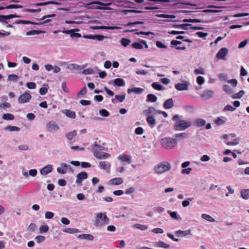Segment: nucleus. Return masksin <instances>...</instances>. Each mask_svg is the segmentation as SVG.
I'll return each instance as SVG.
<instances>
[{
    "label": "nucleus",
    "instance_id": "32",
    "mask_svg": "<svg viewBox=\"0 0 249 249\" xmlns=\"http://www.w3.org/2000/svg\"><path fill=\"white\" fill-rule=\"evenodd\" d=\"M147 99L146 101L147 102H155L157 101V97L156 95L153 94H148L147 95Z\"/></svg>",
    "mask_w": 249,
    "mask_h": 249
},
{
    "label": "nucleus",
    "instance_id": "51",
    "mask_svg": "<svg viewBox=\"0 0 249 249\" xmlns=\"http://www.w3.org/2000/svg\"><path fill=\"white\" fill-rule=\"evenodd\" d=\"M115 99L117 100L119 102H122L125 98V94L124 93L122 95H116L115 96Z\"/></svg>",
    "mask_w": 249,
    "mask_h": 249
},
{
    "label": "nucleus",
    "instance_id": "64",
    "mask_svg": "<svg viewBox=\"0 0 249 249\" xmlns=\"http://www.w3.org/2000/svg\"><path fill=\"white\" fill-rule=\"evenodd\" d=\"M48 89L45 87H41L39 90V94L41 95H45L48 92Z\"/></svg>",
    "mask_w": 249,
    "mask_h": 249
},
{
    "label": "nucleus",
    "instance_id": "61",
    "mask_svg": "<svg viewBox=\"0 0 249 249\" xmlns=\"http://www.w3.org/2000/svg\"><path fill=\"white\" fill-rule=\"evenodd\" d=\"M156 45L157 47L161 49H167L168 47L164 44H163L161 41H157L156 42Z\"/></svg>",
    "mask_w": 249,
    "mask_h": 249
},
{
    "label": "nucleus",
    "instance_id": "34",
    "mask_svg": "<svg viewBox=\"0 0 249 249\" xmlns=\"http://www.w3.org/2000/svg\"><path fill=\"white\" fill-rule=\"evenodd\" d=\"M156 246L163 249H168L170 247V245L165 243L163 241H159L156 243Z\"/></svg>",
    "mask_w": 249,
    "mask_h": 249
},
{
    "label": "nucleus",
    "instance_id": "25",
    "mask_svg": "<svg viewBox=\"0 0 249 249\" xmlns=\"http://www.w3.org/2000/svg\"><path fill=\"white\" fill-rule=\"evenodd\" d=\"M192 25L188 23L177 25L175 24L172 26L173 27L178 29H181L183 30H188L189 27L191 26Z\"/></svg>",
    "mask_w": 249,
    "mask_h": 249
},
{
    "label": "nucleus",
    "instance_id": "4",
    "mask_svg": "<svg viewBox=\"0 0 249 249\" xmlns=\"http://www.w3.org/2000/svg\"><path fill=\"white\" fill-rule=\"evenodd\" d=\"M170 164L167 162L164 161L156 166L154 168V170L157 174H161L170 170Z\"/></svg>",
    "mask_w": 249,
    "mask_h": 249
},
{
    "label": "nucleus",
    "instance_id": "58",
    "mask_svg": "<svg viewBox=\"0 0 249 249\" xmlns=\"http://www.w3.org/2000/svg\"><path fill=\"white\" fill-rule=\"evenodd\" d=\"M214 123L217 125H221L223 124L225 121L223 120L220 117H218L215 119Z\"/></svg>",
    "mask_w": 249,
    "mask_h": 249
},
{
    "label": "nucleus",
    "instance_id": "8",
    "mask_svg": "<svg viewBox=\"0 0 249 249\" xmlns=\"http://www.w3.org/2000/svg\"><path fill=\"white\" fill-rule=\"evenodd\" d=\"M189 83L187 81H183L182 83H178L175 85V88L178 90L182 91L188 89Z\"/></svg>",
    "mask_w": 249,
    "mask_h": 249
},
{
    "label": "nucleus",
    "instance_id": "21",
    "mask_svg": "<svg viewBox=\"0 0 249 249\" xmlns=\"http://www.w3.org/2000/svg\"><path fill=\"white\" fill-rule=\"evenodd\" d=\"M78 238L80 239H85L89 241H93L94 237L89 234H82L78 235Z\"/></svg>",
    "mask_w": 249,
    "mask_h": 249
},
{
    "label": "nucleus",
    "instance_id": "59",
    "mask_svg": "<svg viewBox=\"0 0 249 249\" xmlns=\"http://www.w3.org/2000/svg\"><path fill=\"white\" fill-rule=\"evenodd\" d=\"M134 227L135 228L141 230L142 231H145L147 229V227L146 226L139 224H135Z\"/></svg>",
    "mask_w": 249,
    "mask_h": 249
},
{
    "label": "nucleus",
    "instance_id": "24",
    "mask_svg": "<svg viewBox=\"0 0 249 249\" xmlns=\"http://www.w3.org/2000/svg\"><path fill=\"white\" fill-rule=\"evenodd\" d=\"M99 167L101 169L105 170H108L107 172L108 173L109 172V170L110 168V164H107L105 161H101L99 162Z\"/></svg>",
    "mask_w": 249,
    "mask_h": 249
},
{
    "label": "nucleus",
    "instance_id": "1",
    "mask_svg": "<svg viewBox=\"0 0 249 249\" xmlns=\"http://www.w3.org/2000/svg\"><path fill=\"white\" fill-rule=\"evenodd\" d=\"M181 118L182 116L178 114H176L173 117L172 120L175 122L174 125L175 130L183 131L192 125V123L190 121L182 120Z\"/></svg>",
    "mask_w": 249,
    "mask_h": 249
},
{
    "label": "nucleus",
    "instance_id": "60",
    "mask_svg": "<svg viewBox=\"0 0 249 249\" xmlns=\"http://www.w3.org/2000/svg\"><path fill=\"white\" fill-rule=\"evenodd\" d=\"M239 142V139H235L233 140V142H226V144L228 145H236L238 144Z\"/></svg>",
    "mask_w": 249,
    "mask_h": 249
},
{
    "label": "nucleus",
    "instance_id": "19",
    "mask_svg": "<svg viewBox=\"0 0 249 249\" xmlns=\"http://www.w3.org/2000/svg\"><path fill=\"white\" fill-rule=\"evenodd\" d=\"M163 107L165 109H170L174 107V102L172 98H170L166 101L163 104Z\"/></svg>",
    "mask_w": 249,
    "mask_h": 249
},
{
    "label": "nucleus",
    "instance_id": "48",
    "mask_svg": "<svg viewBox=\"0 0 249 249\" xmlns=\"http://www.w3.org/2000/svg\"><path fill=\"white\" fill-rule=\"evenodd\" d=\"M49 230V227L47 225H41L39 227V231L41 233L46 232Z\"/></svg>",
    "mask_w": 249,
    "mask_h": 249
},
{
    "label": "nucleus",
    "instance_id": "5",
    "mask_svg": "<svg viewBox=\"0 0 249 249\" xmlns=\"http://www.w3.org/2000/svg\"><path fill=\"white\" fill-rule=\"evenodd\" d=\"M31 98V95L29 92L26 91L19 96L18 99V102L19 104L26 103L29 102Z\"/></svg>",
    "mask_w": 249,
    "mask_h": 249
},
{
    "label": "nucleus",
    "instance_id": "57",
    "mask_svg": "<svg viewBox=\"0 0 249 249\" xmlns=\"http://www.w3.org/2000/svg\"><path fill=\"white\" fill-rule=\"evenodd\" d=\"M87 93V89L86 87H84L82 89L77 93V96L78 97H81L82 96L85 95Z\"/></svg>",
    "mask_w": 249,
    "mask_h": 249
},
{
    "label": "nucleus",
    "instance_id": "11",
    "mask_svg": "<svg viewBox=\"0 0 249 249\" xmlns=\"http://www.w3.org/2000/svg\"><path fill=\"white\" fill-rule=\"evenodd\" d=\"M214 92L212 90H205L203 93L200 95L202 98L204 100H208L213 96Z\"/></svg>",
    "mask_w": 249,
    "mask_h": 249
},
{
    "label": "nucleus",
    "instance_id": "49",
    "mask_svg": "<svg viewBox=\"0 0 249 249\" xmlns=\"http://www.w3.org/2000/svg\"><path fill=\"white\" fill-rule=\"evenodd\" d=\"M18 76L16 74H10L8 76V80H9V81H17L18 80Z\"/></svg>",
    "mask_w": 249,
    "mask_h": 249
},
{
    "label": "nucleus",
    "instance_id": "63",
    "mask_svg": "<svg viewBox=\"0 0 249 249\" xmlns=\"http://www.w3.org/2000/svg\"><path fill=\"white\" fill-rule=\"evenodd\" d=\"M196 82L199 85H202L205 82L204 77L201 76H198L196 78Z\"/></svg>",
    "mask_w": 249,
    "mask_h": 249
},
{
    "label": "nucleus",
    "instance_id": "15",
    "mask_svg": "<svg viewBox=\"0 0 249 249\" xmlns=\"http://www.w3.org/2000/svg\"><path fill=\"white\" fill-rule=\"evenodd\" d=\"M181 43H182L180 41L173 40L171 41V47H172V48L175 47L177 50H185L186 49L185 46H182V47L177 46V45H178L179 44H181Z\"/></svg>",
    "mask_w": 249,
    "mask_h": 249
},
{
    "label": "nucleus",
    "instance_id": "39",
    "mask_svg": "<svg viewBox=\"0 0 249 249\" xmlns=\"http://www.w3.org/2000/svg\"><path fill=\"white\" fill-rule=\"evenodd\" d=\"M130 42V40L125 38H122L120 40L121 44L124 47H127L128 46Z\"/></svg>",
    "mask_w": 249,
    "mask_h": 249
},
{
    "label": "nucleus",
    "instance_id": "46",
    "mask_svg": "<svg viewBox=\"0 0 249 249\" xmlns=\"http://www.w3.org/2000/svg\"><path fill=\"white\" fill-rule=\"evenodd\" d=\"M100 114L103 117H108L109 116V112L106 109H101L99 110Z\"/></svg>",
    "mask_w": 249,
    "mask_h": 249
},
{
    "label": "nucleus",
    "instance_id": "33",
    "mask_svg": "<svg viewBox=\"0 0 249 249\" xmlns=\"http://www.w3.org/2000/svg\"><path fill=\"white\" fill-rule=\"evenodd\" d=\"M206 124V121L203 119H197L195 122V125L201 127Z\"/></svg>",
    "mask_w": 249,
    "mask_h": 249
},
{
    "label": "nucleus",
    "instance_id": "54",
    "mask_svg": "<svg viewBox=\"0 0 249 249\" xmlns=\"http://www.w3.org/2000/svg\"><path fill=\"white\" fill-rule=\"evenodd\" d=\"M223 90L229 94H231L232 92V89L230 88L229 86L227 85H224L223 86Z\"/></svg>",
    "mask_w": 249,
    "mask_h": 249
},
{
    "label": "nucleus",
    "instance_id": "10",
    "mask_svg": "<svg viewBox=\"0 0 249 249\" xmlns=\"http://www.w3.org/2000/svg\"><path fill=\"white\" fill-rule=\"evenodd\" d=\"M88 177V174L85 172H82L78 174L76 176V183L81 184L82 181L86 179Z\"/></svg>",
    "mask_w": 249,
    "mask_h": 249
},
{
    "label": "nucleus",
    "instance_id": "47",
    "mask_svg": "<svg viewBox=\"0 0 249 249\" xmlns=\"http://www.w3.org/2000/svg\"><path fill=\"white\" fill-rule=\"evenodd\" d=\"M132 46L133 48L136 49H142L143 48V46L142 45V43H140V41L139 42H134L132 43Z\"/></svg>",
    "mask_w": 249,
    "mask_h": 249
},
{
    "label": "nucleus",
    "instance_id": "16",
    "mask_svg": "<svg viewBox=\"0 0 249 249\" xmlns=\"http://www.w3.org/2000/svg\"><path fill=\"white\" fill-rule=\"evenodd\" d=\"M118 159L122 162H126L128 164L131 163V157L127 155H121L118 156Z\"/></svg>",
    "mask_w": 249,
    "mask_h": 249
},
{
    "label": "nucleus",
    "instance_id": "44",
    "mask_svg": "<svg viewBox=\"0 0 249 249\" xmlns=\"http://www.w3.org/2000/svg\"><path fill=\"white\" fill-rule=\"evenodd\" d=\"M182 21L184 22H191V23H200V22H202L200 19H196V18H194V19L185 18L182 20Z\"/></svg>",
    "mask_w": 249,
    "mask_h": 249
},
{
    "label": "nucleus",
    "instance_id": "26",
    "mask_svg": "<svg viewBox=\"0 0 249 249\" xmlns=\"http://www.w3.org/2000/svg\"><path fill=\"white\" fill-rule=\"evenodd\" d=\"M156 109L153 107H149L147 109L143 111V114L147 117L148 116H152L151 114H154Z\"/></svg>",
    "mask_w": 249,
    "mask_h": 249
},
{
    "label": "nucleus",
    "instance_id": "50",
    "mask_svg": "<svg viewBox=\"0 0 249 249\" xmlns=\"http://www.w3.org/2000/svg\"><path fill=\"white\" fill-rule=\"evenodd\" d=\"M60 165L62 167H65L66 168V170H67V171L68 170L69 171H70L71 172H73V170L71 165L67 164L65 163H61Z\"/></svg>",
    "mask_w": 249,
    "mask_h": 249
},
{
    "label": "nucleus",
    "instance_id": "53",
    "mask_svg": "<svg viewBox=\"0 0 249 249\" xmlns=\"http://www.w3.org/2000/svg\"><path fill=\"white\" fill-rule=\"evenodd\" d=\"M193 200V198L189 197L187 200H184L182 202V205L184 207H187L190 204V202Z\"/></svg>",
    "mask_w": 249,
    "mask_h": 249
},
{
    "label": "nucleus",
    "instance_id": "13",
    "mask_svg": "<svg viewBox=\"0 0 249 249\" xmlns=\"http://www.w3.org/2000/svg\"><path fill=\"white\" fill-rule=\"evenodd\" d=\"M46 127L49 131L58 130L59 126L58 124L54 121H50L46 124Z\"/></svg>",
    "mask_w": 249,
    "mask_h": 249
},
{
    "label": "nucleus",
    "instance_id": "30",
    "mask_svg": "<svg viewBox=\"0 0 249 249\" xmlns=\"http://www.w3.org/2000/svg\"><path fill=\"white\" fill-rule=\"evenodd\" d=\"M176 234L178 236L182 235L183 236H185L191 234V231L190 230L186 231L178 230L176 231Z\"/></svg>",
    "mask_w": 249,
    "mask_h": 249
},
{
    "label": "nucleus",
    "instance_id": "40",
    "mask_svg": "<svg viewBox=\"0 0 249 249\" xmlns=\"http://www.w3.org/2000/svg\"><path fill=\"white\" fill-rule=\"evenodd\" d=\"M76 131L75 130H73L71 132L67 133L66 134V136L68 140H71L76 135Z\"/></svg>",
    "mask_w": 249,
    "mask_h": 249
},
{
    "label": "nucleus",
    "instance_id": "14",
    "mask_svg": "<svg viewBox=\"0 0 249 249\" xmlns=\"http://www.w3.org/2000/svg\"><path fill=\"white\" fill-rule=\"evenodd\" d=\"M53 170V166L51 164H48L40 170V173L42 175H46L51 173Z\"/></svg>",
    "mask_w": 249,
    "mask_h": 249
},
{
    "label": "nucleus",
    "instance_id": "17",
    "mask_svg": "<svg viewBox=\"0 0 249 249\" xmlns=\"http://www.w3.org/2000/svg\"><path fill=\"white\" fill-rule=\"evenodd\" d=\"M123 182V179L122 178H115L111 179L109 181V183L114 185H119Z\"/></svg>",
    "mask_w": 249,
    "mask_h": 249
},
{
    "label": "nucleus",
    "instance_id": "9",
    "mask_svg": "<svg viewBox=\"0 0 249 249\" xmlns=\"http://www.w3.org/2000/svg\"><path fill=\"white\" fill-rule=\"evenodd\" d=\"M228 53V50L226 48H222L218 51L216 54V58L218 59L225 60V57Z\"/></svg>",
    "mask_w": 249,
    "mask_h": 249
},
{
    "label": "nucleus",
    "instance_id": "23",
    "mask_svg": "<svg viewBox=\"0 0 249 249\" xmlns=\"http://www.w3.org/2000/svg\"><path fill=\"white\" fill-rule=\"evenodd\" d=\"M167 213L170 215V216L176 220L180 221L181 220V218L180 216L178 213L177 212H172L170 210H168Z\"/></svg>",
    "mask_w": 249,
    "mask_h": 249
},
{
    "label": "nucleus",
    "instance_id": "29",
    "mask_svg": "<svg viewBox=\"0 0 249 249\" xmlns=\"http://www.w3.org/2000/svg\"><path fill=\"white\" fill-rule=\"evenodd\" d=\"M45 32H46L44 31L33 30L26 32V35L31 36L35 35H39L42 33H45Z\"/></svg>",
    "mask_w": 249,
    "mask_h": 249
},
{
    "label": "nucleus",
    "instance_id": "28",
    "mask_svg": "<svg viewBox=\"0 0 249 249\" xmlns=\"http://www.w3.org/2000/svg\"><path fill=\"white\" fill-rule=\"evenodd\" d=\"M39 22H35L31 21L29 20V23L28 24H32V25H44L46 23H49L52 21V19H47L44 21H38Z\"/></svg>",
    "mask_w": 249,
    "mask_h": 249
},
{
    "label": "nucleus",
    "instance_id": "22",
    "mask_svg": "<svg viewBox=\"0 0 249 249\" xmlns=\"http://www.w3.org/2000/svg\"><path fill=\"white\" fill-rule=\"evenodd\" d=\"M62 112L64 113L68 117L71 119H74L76 117L75 112L74 111L69 109H64L62 110Z\"/></svg>",
    "mask_w": 249,
    "mask_h": 249
},
{
    "label": "nucleus",
    "instance_id": "38",
    "mask_svg": "<svg viewBox=\"0 0 249 249\" xmlns=\"http://www.w3.org/2000/svg\"><path fill=\"white\" fill-rule=\"evenodd\" d=\"M2 118L5 120H13L14 119V116L11 113L3 114Z\"/></svg>",
    "mask_w": 249,
    "mask_h": 249
},
{
    "label": "nucleus",
    "instance_id": "37",
    "mask_svg": "<svg viewBox=\"0 0 249 249\" xmlns=\"http://www.w3.org/2000/svg\"><path fill=\"white\" fill-rule=\"evenodd\" d=\"M201 217L203 219H205L206 220L209 222H214L215 221V219L213 218L211 215L207 214H202L201 215Z\"/></svg>",
    "mask_w": 249,
    "mask_h": 249
},
{
    "label": "nucleus",
    "instance_id": "18",
    "mask_svg": "<svg viewBox=\"0 0 249 249\" xmlns=\"http://www.w3.org/2000/svg\"><path fill=\"white\" fill-rule=\"evenodd\" d=\"M112 82L114 85L119 87H124L125 85V81L123 79L120 78H116L114 79Z\"/></svg>",
    "mask_w": 249,
    "mask_h": 249
},
{
    "label": "nucleus",
    "instance_id": "35",
    "mask_svg": "<svg viewBox=\"0 0 249 249\" xmlns=\"http://www.w3.org/2000/svg\"><path fill=\"white\" fill-rule=\"evenodd\" d=\"M152 87L153 89L158 90H161L164 89L163 86L159 82H154L152 84Z\"/></svg>",
    "mask_w": 249,
    "mask_h": 249
},
{
    "label": "nucleus",
    "instance_id": "42",
    "mask_svg": "<svg viewBox=\"0 0 249 249\" xmlns=\"http://www.w3.org/2000/svg\"><path fill=\"white\" fill-rule=\"evenodd\" d=\"M123 13L124 15H126L128 14L129 13H142V11L137 10H124L123 11Z\"/></svg>",
    "mask_w": 249,
    "mask_h": 249
},
{
    "label": "nucleus",
    "instance_id": "62",
    "mask_svg": "<svg viewBox=\"0 0 249 249\" xmlns=\"http://www.w3.org/2000/svg\"><path fill=\"white\" fill-rule=\"evenodd\" d=\"M236 110V108L232 107L231 105H227L224 108V111H234Z\"/></svg>",
    "mask_w": 249,
    "mask_h": 249
},
{
    "label": "nucleus",
    "instance_id": "52",
    "mask_svg": "<svg viewBox=\"0 0 249 249\" xmlns=\"http://www.w3.org/2000/svg\"><path fill=\"white\" fill-rule=\"evenodd\" d=\"M55 17H56V15L54 14H52L47 15L44 16L42 18H37V19H36V20H37V21H42V20L44 21V20H46V19L47 18H54Z\"/></svg>",
    "mask_w": 249,
    "mask_h": 249
},
{
    "label": "nucleus",
    "instance_id": "2",
    "mask_svg": "<svg viewBox=\"0 0 249 249\" xmlns=\"http://www.w3.org/2000/svg\"><path fill=\"white\" fill-rule=\"evenodd\" d=\"M160 144L165 149L171 150L175 148L177 145V141L175 139L170 137L162 138L160 140Z\"/></svg>",
    "mask_w": 249,
    "mask_h": 249
},
{
    "label": "nucleus",
    "instance_id": "20",
    "mask_svg": "<svg viewBox=\"0 0 249 249\" xmlns=\"http://www.w3.org/2000/svg\"><path fill=\"white\" fill-rule=\"evenodd\" d=\"M143 91V89L141 88H132L127 89V93H131V92H134L136 94H141Z\"/></svg>",
    "mask_w": 249,
    "mask_h": 249
},
{
    "label": "nucleus",
    "instance_id": "31",
    "mask_svg": "<svg viewBox=\"0 0 249 249\" xmlns=\"http://www.w3.org/2000/svg\"><path fill=\"white\" fill-rule=\"evenodd\" d=\"M63 231L64 232H67V233H71V234L78 233V232H79L80 231V230H79L78 229H74V228H65V229H64L63 230Z\"/></svg>",
    "mask_w": 249,
    "mask_h": 249
},
{
    "label": "nucleus",
    "instance_id": "27",
    "mask_svg": "<svg viewBox=\"0 0 249 249\" xmlns=\"http://www.w3.org/2000/svg\"><path fill=\"white\" fill-rule=\"evenodd\" d=\"M241 197L244 199L247 200L249 199V189H243L240 192Z\"/></svg>",
    "mask_w": 249,
    "mask_h": 249
},
{
    "label": "nucleus",
    "instance_id": "56",
    "mask_svg": "<svg viewBox=\"0 0 249 249\" xmlns=\"http://www.w3.org/2000/svg\"><path fill=\"white\" fill-rule=\"evenodd\" d=\"M153 211L156 213H162L164 211V208L160 206L155 207L153 208Z\"/></svg>",
    "mask_w": 249,
    "mask_h": 249
},
{
    "label": "nucleus",
    "instance_id": "55",
    "mask_svg": "<svg viewBox=\"0 0 249 249\" xmlns=\"http://www.w3.org/2000/svg\"><path fill=\"white\" fill-rule=\"evenodd\" d=\"M82 73L87 75V74H93L94 73V71L90 68L85 69L83 71Z\"/></svg>",
    "mask_w": 249,
    "mask_h": 249
},
{
    "label": "nucleus",
    "instance_id": "36",
    "mask_svg": "<svg viewBox=\"0 0 249 249\" xmlns=\"http://www.w3.org/2000/svg\"><path fill=\"white\" fill-rule=\"evenodd\" d=\"M67 68L68 69L76 70L77 71H79L82 69V68H81V66L76 64H71L67 67Z\"/></svg>",
    "mask_w": 249,
    "mask_h": 249
},
{
    "label": "nucleus",
    "instance_id": "41",
    "mask_svg": "<svg viewBox=\"0 0 249 249\" xmlns=\"http://www.w3.org/2000/svg\"><path fill=\"white\" fill-rule=\"evenodd\" d=\"M244 91L243 90H240L238 93L233 94L231 96V97L233 99H240L241 97H242V96L244 95Z\"/></svg>",
    "mask_w": 249,
    "mask_h": 249
},
{
    "label": "nucleus",
    "instance_id": "7",
    "mask_svg": "<svg viewBox=\"0 0 249 249\" xmlns=\"http://www.w3.org/2000/svg\"><path fill=\"white\" fill-rule=\"evenodd\" d=\"M93 155L97 159H106L110 157V154L108 153L99 152L97 150H94Z\"/></svg>",
    "mask_w": 249,
    "mask_h": 249
},
{
    "label": "nucleus",
    "instance_id": "6",
    "mask_svg": "<svg viewBox=\"0 0 249 249\" xmlns=\"http://www.w3.org/2000/svg\"><path fill=\"white\" fill-rule=\"evenodd\" d=\"M79 31L80 30L79 29L76 28L68 30H62V32L64 34H70L71 38L81 37L82 36L81 34L76 33L77 32H79Z\"/></svg>",
    "mask_w": 249,
    "mask_h": 249
},
{
    "label": "nucleus",
    "instance_id": "3",
    "mask_svg": "<svg viewBox=\"0 0 249 249\" xmlns=\"http://www.w3.org/2000/svg\"><path fill=\"white\" fill-rule=\"evenodd\" d=\"M109 218L107 216L106 213H99L97 214L95 225L96 227H101L109 223Z\"/></svg>",
    "mask_w": 249,
    "mask_h": 249
},
{
    "label": "nucleus",
    "instance_id": "43",
    "mask_svg": "<svg viewBox=\"0 0 249 249\" xmlns=\"http://www.w3.org/2000/svg\"><path fill=\"white\" fill-rule=\"evenodd\" d=\"M4 129L10 131H18L20 130V128L15 126H8L6 127Z\"/></svg>",
    "mask_w": 249,
    "mask_h": 249
},
{
    "label": "nucleus",
    "instance_id": "45",
    "mask_svg": "<svg viewBox=\"0 0 249 249\" xmlns=\"http://www.w3.org/2000/svg\"><path fill=\"white\" fill-rule=\"evenodd\" d=\"M157 16L159 18H175L176 16L174 15H167V14H159Z\"/></svg>",
    "mask_w": 249,
    "mask_h": 249
},
{
    "label": "nucleus",
    "instance_id": "12",
    "mask_svg": "<svg viewBox=\"0 0 249 249\" xmlns=\"http://www.w3.org/2000/svg\"><path fill=\"white\" fill-rule=\"evenodd\" d=\"M146 120L150 128H153L156 126V120L153 116H148L146 117Z\"/></svg>",
    "mask_w": 249,
    "mask_h": 249
}]
</instances>
